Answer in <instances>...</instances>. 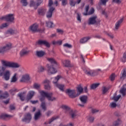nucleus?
<instances>
[{
  "instance_id": "7c9ffc66",
  "label": "nucleus",
  "mask_w": 126,
  "mask_h": 126,
  "mask_svg": "<svg viewBox=\"0 0 126 126\" xmlns=\"http://www.w3.org/2000/svg\"><path fill=\"white\" fill-rule=\"evenodd\" d=\"M29 53V51H28L25 50H22L20 52V55L21 57H24V56H26V55H27Z\"/></svg>"
},
{
  "instance_id": "bb28decb",
  "label": "nucleus",
  "mask_w": 126,
  "mask_h": 126,
  "mask_svg": "<svg viewBox=\"0 0 126 126\" xmlns=\"http://www.w3.org/2000/svg\"><path fill=\"white\" fill-rule=\"evenodd\" d=\"M17 33H18V32L17 30L10 29L7 31V33L10 34L11 35H13L14 34H17Z\"/></svg>"
},
{
  "instance_id": "37998d69",
  "label": "nucleus",
  "mask_w": 126,
  "mask_h": 126,
  "mask_svg": "<svg viewBox=\"0 0 126 126\" xmlns=\"http://www.w3.org/2000/svg\"><path fill=\"white\" fill-rule=\"evenodd\" d=\"M77 90H78V93H77V94H79V95H80V94H81L83 92V88H82V87H79L77 88Z\"/></svg>"
},
{
  "instance_id": "864d4df0",
  "label": "nucleus",
  "mask_w": 126,
  "mask_h": 126,
  "mask_svg": "<svg viewBox=\"0 0 126 126\" xmlns=\"http://www.w3.org/2000/svg\"><path fill=\"white\" fill-rule=\"evenodd\" d=\"M94 119H95V118H94V117H93L92 116H89L88 118V120L89 122H90V123H93V122H94Z\"/></svg>"
},
{
  "instance_id": "473e14b6",
  "label": "nucleus",
  "mask_w": 126,
  "mask_h": 126,
  "mask_svg": "<svg viewBox=\"0 0 126 126\" xmlns=\"http://www.w3.org/2000/svg\"><path fill=\"white\" fill-rule=\"evenodd\" d=\"M122 121L120 119H118L117 120L113 122V126H118L119 125H121Z\"/></svg>"
},
{
  "instance_id": "4be33fe9",
  "label": "nucleus",
  "mask_w": 126,
  "mask_h": 126,
  "mask_svg": "<svg viewBox=\"0 0 126 126\" xmlns=\"http://www.w3.org/2000/svg\"><path fill=\"white\" fill-rule=\"evenodd\" d=\"M126 77V68H125L123 69L121 72V76L120 77L121 79L124 80Z\"/></svg>"
},
{
  "instance_id": "a878e982",
  "label": "nucleus",
  "mask_w": 126,
  "mask_h": 126,
  "mask_svg": "<svg viewBox=\"0 0 126 126\" xmlns=\"http://www.w3.org/2000/svg\"><path fill=\"white\" fill-rule=\"evenodd\" d=\"M69 114L71 119H75V118H76V116H77L76 113L72 110L70 111Z\"/></svg>"
},
{
  "instance_id": "b1692460",
  "label": "nucleus",
  "mask_w": 126,
  "mask_h": 126,
  "mask_svg": "<svg viewBox=\"0 0 126 126\" xmlns=\"http://www.w3.org/2000/svg\"><path fill=\"white\" fill-rule=\"evenodd\" d=\"M123 21H124V18H122L120 20H119L115 24V29L118 30L119 29V27H120V25L122 24L123 23Z\"/></svg>"
},
{
  "instance_id": "c03bdc74",
  "label": "nucleus",
  "mask_w": 126,
  "mask_h": 126,
  "mask_svg": "<svg viewBox=\"0 0 126 126\" xmlns=\"http://www.w3.org/2000/svg\"><path fill=\"white\" fill-rule=\"evenodd\" d=\"M21 2L22 3L23 6H27L28 5V2H27V0H21Z\"/></svg>"
},
{
  "instance_id": "774afa93",
  "label": "nucleus",
  "mask_w": 126,
  "mask_h": 126,
  "mask_svg": "<svg viewBox=\"0 0 126 126\" xmlns=\"http://www.w3.org/2000/svg\"><path fill=\"white\" fill-rule=\"evenodd\" d=\"M45 89L50 90L51 89V86L49 85H45Z\"/></svg>"
},
{
  "instance_id": "09e8293b",
  "label": "nucleus",
  "mask_w": 126,
  "mask_h": 126,
  "mask_svg": "<svg viewBox=\"0 0 126 126\" xmlns=\"http://www.w3.org/2000/svg\"><path fill=\"white\" fill-rule=\"evenodd\" d=\"M5 52H6V50H5L4 46L0 47V54H4Z\"/></svg>"
},
{
  "instance_id": "20e7f679",
  "label": "nucleus",
  "mask_w": 126,
  "mask_h": 126,
  "mask_svg": "<svg viewBox=\"0 0 126 126\" xmlns=\"http://www.w3.org/2000/svg\"><path fill=\"white\" fill-rule=\"evenodd\" d=\"M65 93L67 94V95L69 96L70 98H72V99H74V98H76V97H78L80 94H76V93L75 92V90H71L69 89H68L65 91Z\"/></svg>"
},
{
  "instance_id": "ddd939ff",
  "label": "nucleus",
  "mask_w": 126,
  "mask_h": 126,
  "mask_svg": "<svg viewBox=\"0 0 126 126\" xmlns=\"http://www.w3.org/2000/svg\"><path fill=\"white\" fill-rule=\"evenodd\" d=\"M30 80L29 75H23L22 77L20 80V82H28Z\"/></svg>"
},
{
  "instance_id": "49530a36",
  "label": "nucleus",
  "mask_w": 126,
  "mask_h": 126,
  "mask_svg": "<svg viewBox=\"0 0 126 126\" xmlns=\"http://www.w3.org/2000/svg\"><path fill=\"white\" fill-rule=\"evenodd\" d=\"M64 48H68V49H71L72 48V45L68 43H65L63 45Z\"/></svg>"
},
{
  "instance_id": "5701e85b",
  "label": "nucleus",
  "mask_w": 126,
  "mask_h": 126,
  "mask_svg": "<svg viewBox=\"0 0 126 126\" xmlns=\"http://www.w3.org/2000/svg\"><path fill=\"white\" fill-rule=\"evenodd\" d=\"M126 84L124 85L121 89L120 91V92L122 95L123 96L126 95Z\"/></svg>"
},
{
  "instance_id": "2eb2a0df",
  "label": "nucleus",
  "mask_w": 126,
  "mask_h": 126,
  "mask_svg": "<svg viewBox=\"0 0 126 126\" xmlns=\"http://www.w3.org/2000/svg\"><path fill=\"white\" fill-rule=\"evenodd\" d=\"M35 92L33 91H30L29 92L27 95V100L29 101V100H31L33 96L35 95Z\"/></svg>"
},
{
  "instance_id": "f03ea898",
  "label": "nucleus",
  "mask_w": 126,
  "mask_h": 126,
  "mask_svg": "<svg viewBox=\"0 0 126 126\" xmlns=\"http://www.w3.org/2000/svg\"><path fill=\"white\" fill-rule=\"evenodd\" d=\"M60 79L61 76L58 75L55 78H51V80H52V82L54 84L55 86H56V87H57V88H59V89H60L61 91L63 92V91H64V90L63 89L64 85L58 84V81H59V80H60Z\"/></svg>"
},
{
  "instance_id": "1a4fd4ad",
  "label": "nucleus",
  "mask_w": 126,
  "mask_h": 126,
  "mask_svg": "<svg viewBox=\"0 0 126 126\" xmlns=\"http://www.w3.org/2000/svg\"><path fill=\"white\" fill-rule=\"evenodd\" d=\"M38 25L34 24L30 27V31L33 32V33H36V32H38Z\"/></svg>"
},
{
  "instance_id": "13d9d810",
  "label": "nucleus",
  "mask_w": 126,
  "mask_h": 126,
  "mask_svg": "<svg viewBox=\"0 0 126 126\" xmlns=\"http://www.w3.org/2000/svg\"><path fill=\"white\" fill-rule=\"evenodd\" d=\"M94 11H95V10H94V8H92L88 13V15H91V14H93L94 13Z\"/></svg>"
},
{
  "instance_id": "423d86ee",
  "label": "nucleus",
  "mask_w": 126,
  "mask_h": 126,
  "mask_svg": "<svg viewBox=\"0 0 126 126\" xmlns=\"http://www.w3.org/2000/svg\"><path fill=\"white\" fill-rule=\"evenodd\" d=\"M84 71L85 73V74H87V75H90V76H95V75H98L99 73V71H101V69H97L95 70H89L85 69L84 70Z\"/></svg>"
},
{
  "instance_id": "3c124183",
  "label": "nucleus",
  "mask_w": 126,
  "mask_h": 126,
  "mask_svg": "<svg viewBox=\"0 0 126 126\" xmlns=\"http://www.w3.org/2000/svg\"><path fill=\"white\" fill-rule=\"evenodd\" d=\"M91 111L92 114H96V113H98V112H99V110L96 108H91Z\"/></svg>"
},
{
  "instance_id": "603ef678",
  "label": "nucleus",
  "mask_w": 126,
  "mask_h": 126,
  "mask_svg": "<svg viewBox=\"0 0 126 126\" xmlns=\"http://www.w3.org/2000/svg\"><path fill=\"white\" fill-rule=\"evenodd\" d=\"M62 1V5L63 6H65L66 4H67V0H60Z\"/></svg>"
},
{
  "instance_id": "338daca9",
  "label": "nucleus",
  "mask_w": 126,
  "mask_h": 126,
  "mask_svg": "<svg viewBox=\"0 0 126 126\" xmlns=\"http://www.w3.org/2000/svg\"><path fill=\"white\" fill-rule=\"evenodd\" d=\"M53 4H54V2H53V0H49L48 6L50 7H51V6H52V5H53Z\"/></svg>"
},
{
  "instance_id": "052dcab7",
  "label": "nucleus",
  "mask_w": 126,
  "mask_h": 126,
  "mask_svg": "<svg viewBox=\"0 0 126 126\" xmlns=\"http://www.w3.org/2000/svg\"><path fill=\"white\" fill-rule=\"evenodd\" d=\"M77 19L79 22H81V18H80V15L79 13H77Z\"/></svg>"
},
{
  "instance_id": "9d476101",
  "label": "nucleus",
  "mask_w": 126,
  "mask_h": 126,
  "mask_svg": "<svg viewBox=\"0 0 126 126\" xmlns=\"http://www.w3.org/2000/svg\"><path fill=\"white\" fill-rule=\"evenodd\" d=\"M37 12L40 16H44L45 14H46V12H47V9L45 8H40L38 9Z\"/></svg>"
},
{
  "instance_id": "0e129e2a",
  "label": "nucleus",
  "mask_w": 126,
  "mask_h": 126,
  "mask_svg": "<svg viewBox=\"0 0 126 126\" xmlns=\"http://www.w3.org/2000/svg\"><path fill=\"white\" fill-rule=\"evenodd\" d=\"M63 109L64 110H66L67 111H68V110H69V107L66 105H63L62 106Z\"/></svg>"
},
{
  "instance_id": "de8ad7c7",
  "label": "nucleus",
  "mask_w": 126,
  "mask_h": 126,
  "mask_svg": "<svg viewBox=\"0 0 126 126\" xmlns=\"http://www.w3.org/2000/svg\"><path fill=\"white\" fill-rule=\"evenodd\" d=\"M122 63H126V52H125L123 54V57L121 59Z\"/></svg>"
},
{
  "instance_id": "c85d7f7f",
  "label": "nucleus",
  "mask_w": 126,
  "mask_h": 126,
  "mask_svg": "<svg viewBox=\"0 0 126 126\" xmlns=\"http://www.w3.org/2000/svg\"><path fill=\"white\" fill-rule=\"evenodd\" d=\"M16 75H17V73H15L13 76L11 78L10 82L15 83V82H16L17 81V78L16 77Z\"/></svg>"
},
{
  "instance_id": "a19ab883",
  "label": "nucleus",
  "mask_w": 126,
  "mask_h": 126,
  "mask_svg": "<svg viewBox=\"0 0 126 126\" xmlns=\"http://www.w3.org/2000/svg\"><path fill=\"white\" fill-rule=\"evenodd\" d=\"M40 87H41V85H40V84L35 83L33 84V88L34 89H36L37 90H38V89L40 88Z\"/></svg>"
},
{
  "instance_id": "4d7b16f0",
  "label": "nucleus",
  "mask_w": 126,
  "mask_h": 126,
  "mask_svg": "<svg viewBox=\"0 0 126 126\" xmlns=\"http://www.w3.org/2000/svg\"><path fill=\"white\" fill-rule=\"evenodd\" d=\"M44 46L45 47H47V48H50V47H51V44H50V43H49V42H48V41L45 40Z\"/></svg>"
},
{
  "instance_id": "aec40b11",
  "label": "nucleus",
  "mask_w": 126,
  "mask_h": 126,
  "mask_svg": "<svg viewBox=\"0 0 126 126\" xmlns=\"http://www.w3.org/2000/svg\"><path fill=\"white\" fill-rule=\"evenodd\" d=\"M45 52L43 51H37L36 52V56L38 58H42L45 56Z\"/></svg>"
},
{
  "instance_id": "c9c22d12",
  "label": "nucleus",
  "mask_w": 126,
  "mask_h": 126,
  "mask_svg": "<svg viewBox=\"0 0 126 126\" xmlns=\"http://www.w3.org/2000/svg\"><path fill=\"white\" fill-rule=\"evenodd\" d=\"M111 88L110 87L106 88V87H103L102 88V94H106L107 92L109 91V89Z\"/></svg>"
},
{
  "instance_id": "f8f14e48",
  "label": "nucleus",
  "mask_w": 126,
  "mask_h": 126,
  "mask_svg": "<svg viewBox=\"0 0 126 126\" xmlns=\"http://www.w3.org/2000/svg\"><path fill=\"white\" fill-rule=\"evenodd\" d=\"M55 10V8L53 7H51L48 11L46 13V17L47 18H52V16H53V12Z\"/></svg>"
},
{
  "instance_id": "6e6552de",
  "label": "nucleus",
  "mask_w": 126,
  "mask_h": 126,
  "mask_svg": "<svg viewBox=\"0 0 126 126\" xmlns=\"http://www.w3.org/2000/svg\"><path fill=\"white\" fill-rule=\"evenodd\" d=\"M32 119V116H31V114H30V113H28L25 115L24 118H23L22 120V121L24 123H26V124H29Z\"/></svg>"
},
{
  "instance_id": "680f3d73",
  "label": "nucleus",
  "mask_w": 126,
  "mask_h": 126,
  "mask_svg": "<svg viewBox=\"0 0 126 126\" xmlns=\"http://www.w3.org/2000/svg\"><path fill=\"white\" fill-rule=\"evenodd\" d=\"M110 80L111 81H114V80H115V74H112L110 76Z\"/></svg>"
},
{
  "instance_id": "0eeeda50",
  "label": "nucleus",
  "mask_w": 126,
  "mask_h": 126,
  "mask_svg": "<svg viewBox=\"0 0 126 126\" xmlns=\"http://www.w3.org/2000/svg\"><path fill=\"white\" fill-rule=\"evenodd\" d=\"M47 72L49 75L51 74H55L57 72V69L54 67L53 65H49V64H47Z\"/></svg>"
},
{
  "instance_id": "bf43d9fd",
  "label": "nucleus",
  "mask_w": 126,
  "mask_h": 126,
  "mask_svg": "<svg viewBox=\"0 0 126 126\" xmlns=\"http://www.w3.org/2000/svg\"><path fill=\"white\" fill-rule=\"evenodd\" d=\"M5 27H7V24L4 23L0 26V29H3V28H5Z\"/></svg>"
},
{
  "instance_id": "f257e3e1",
  "label": "nucleus",
  "mask_w": 126,
  "mask_h": 126,
  "mask_svg": "<svg viewBox=\"0 0 126 126\" xmlns=\"http://www.w3.org/2000/svg\"><path fill=\"white\" fill-rule=\"evenodd\" d=\"M1 63L2 64V66L1 67L0 72H3L5 69H6V67H12V68H18V67H20V65L17 63L10 62L8 61H6L5 60H1Z\"/></svg>"
},
{
  "instance_id": "a18cd8bd",
  "label": "nucleus",
  "mask_w": 126,
  "mask_h": 126,
  "mask_svg": "<svg viewBox=\"0 0 126 126\" xmlns=\"http://www.w3.org/2000/svg\"><path fill=\"white\" fill-rule=\"evenodd\" d=\"M121 98V95H118L117 96L114 95L113 97V100H114L115 102L119 101L120 98Z\"/></svg>"
},
{
  "instance_id": "e2e57ef3",
  "label": "nucleus",
  "mask_w": 126,
  "mask_h": 126,
  "mask_svg": "<svg viewBox=\"0 0 126 126\" xmlns=\"http://www.w3.org/2000/svg\"><path fill=\"white\" fill-rule=\"evenodd\" d=\"M107 1L108 0H100V2H101V3L103 4V5H106V3Z\"/></svg>"
},
{
  "instance_id": "72a5a7b5",
  "label": "nucleus",
  "mask_w": 126,
  "mask_h": 126,
  "mask_svg": "<svg viewBox=\"0 0 126 126\" xmlns=\"http://www.w3.org/2000/svg\"><path fill=\"white\" fill-rule=\"evenodd\" d=\"M89 39H90V37H84L80 39V42L81 44H84V43H86V42H87Z\"/></svg>"
},
{
  "instance_id": "69168bd1",
  "label": "nucleus",
  "mask_w": 126,
  "mask_h": 126,
  "mask_svg": "<svg viewBox=\"0 0 126 126\" xmlns=\"http://www.w3.org/2000/svg\"><path fill=\"white\" fill-rule=\"evenodd\" d=\"M10 94H11L12 95H14V94H15V90H10L9 91Z\"/></svg>"
},
{
  "instance_id": "8fccbe9b",
  "label": "nucleus",
  "mask_w": 126,
  "mask_h": 126,
  "mask_svg": "<svg viewBox=\"0 0 126 126\" xmlns=\"http://www.w3.org/2000/svg\"><path fill=\"white\" fill-rule=\"evenodd\" d=\"M88 10H89V6H86V13H83V15H88Z\"/></svg>"
},
{
  "instance_id": "e433bc0d",
  "label": "nucleus",
  "mask_w": 126,
  "mask_h": 126,
  "mask_svg": "<svg viewBox=\"0 0 126 126\" xmlns=\"http://www.w3.org/2000/svg\"><path fill=\"white\" fill-rule=\"evenodd\" d=\"M53 24L52 22H46V27L48 28H53Z\"/></svg>"
},
{
  "instance_id": "a211bd4d",
  "label": "nucleus",
  "mask_w": 126,
  "mask_h": 126,
  "mask_svg": "<svg viewBox=\"0 0 126 126\" xmlns=\"http://www.w3.org/2000/svg\"><path fill=\"white\" fill-rule=\"evenodd\" d=\"M88 98L87 95H82L79 97V99L82 104H86Z\"/></svg>"
},
{
  "instance_id": "393cba45",
  "label": "nucleus",
  "mask_w": 126,
  "mask_h": 126,
  "mask_svg": "<svg viewBox=\"0 0 126 126\" xmlns=\"http://www.w3.org/2000/svg\"><path fill=\"white\" fill-rule=\"evenodd\" d=\"M63 64L66 67H70L71 66V64H70V61L68 60H65L63 61Z\"/></svg>"
},
{
  "instance_id": "412c9836",
  "label": "nucleus",
  "mask_w": 126,
  "mask_h": 126,
  "mask_svg": "<svg viewBox=\"0 0 126 126\" xmlns=\"http://www.w3.org/2000/svg\"><path fill=\"white\" fill-rule=\"evenodd\" d=\"M26 93H27V91H25L18 94V96L19 97L21 100L24 101L25 100V97L23 95L26 94Z\"/></svg>"
},
{
  "instance_id": "dca6fc26",
  "label": "nucleus",
  "mask_w": 126,
  "mask_h": 126,
  "mask_svg": "<svg viewBox=\"0 0 126 126\" xmlns=\"http://www.w3.org/2000/svg\"><path fill=\"white\" fill-rule=\"evenodd\" d=\"M12 116L11 115L3 114H1L0 116V119L1 120H3V121H7V120H9L10 118H12Z\"/></svg>"
},
{
  "instance_id": "4c0bfd02",
  "label": "nucleus",
  "mask_w": 126,
  "mask_h": 126,
  "mask_svg": "<svg viewBox=\"0 0 126 126\" xmlns=\"http://www.w3.org/2000/svg\"><path fill=\"white\" fill-rule=\"evenodd\" d=\"M43 2V0H36V7L35 9H37L38 8V6H40L41 5V3Z\"/></svg>"
},
{
  "instance_id": "6e6d98bb",
  "label": "nucleus",
  "mask_w": 126,
  "mask_h": 126,
  "mask_svg": "<svg viewBox=\"0 0 126 126\" xmlns=\"http://www.w3.org/2000/svg\"><path fill=\"white\" fill-rule=\"evenodd\" d=\"M44 70H45V67H44V66H39V67L38 68V71L39 72H43V71H44Z\"/></svg>"
},
{
  "instance_id": "4468645a",
  "label": "nucleus",
  "mask_w": 126,
  "mask_h": 126,
  "mask_svg": "<svg viewBox=\"0 0 126 126\" xmlns=\"http://www.w3.org/2000/svg\"><path fill=\"white\" fill-rule=\"evenodd\" d=\"M44 100H45V97H44V96H42L40 98V102H42L40 106L42 110H44V111H46L47 110V107H46V103L43 101Z\"/></svg>"
},
{
  "instance_id": "2f4dec72",
  "label": "nucleus",
  "mask_w": 126,
  "mask_h": 126,
  "mask_svg": "<svg viewBox=\"0 0 126 126\" xmlns=\"http://www.w3.org/2000/svg\"><path fill=\"white\" fill-rule=\"evenodd\" d=\"M45 42L46 40H39L36 42V45H39L40 46H42L43 45V46H44Z\"/></svg>"
},
{
  "instance_id": "79ce46f5",
  "label": "nucleus",
  "mask_w": 126,
  "mask_h": 126,
  "mask_svg": "<svg viewBox=\"0 0 126 126\" xmlns=\"http://www.w3.org/2000/svg\"><path fill=\"white\" fill-rule=\"evenodd\" d=\"M69 3L71 6H75L76 4V1H74V0H69Z\"/></svg>"
},
{
  "instance_id": "58836bf2",
  "label": "nucleus",
  "mask_w": 126,
  "mask_h": 126,
  "mask_svg": "<svg viewBox=\"0 0 126 126\" xmlns=\"http://www.w3.org/2000/svg\"><path fill=\"white\" fill-rule=\"evenodd\" d=\"M99 85H100L99 83L93 84L91 86V89H96V88H97Z\"/></svg>"
},
{
  "instance_id": "ea45409f",
  "label": "nucleus",
  "mask_w": 126,
  "mask_h": 126,
  "mask_svg": "<svg viewBox=\"0 0 126 126\" xmlns=\"http://www.w3.org/2000/svg\"><path fill=\"white\" fill-rule=\"evenodd\" d=\"M1 96V99H6L8 97V93L7 92H5L2 95H0Z\"/></svg>"
},
{
  "instance_id": "7ed1b4c3",
  "label": "nucleus",
  "mask_w": 126,
  "mask_h": 126,
  "mask_svg": "<svg viewBox=\"0 0 126 126\" xmlns=\"http://www.w3.org/2000/svg\"><path fill=\"white\" fill-rule=\"evenodd\" d=\"M40 93L41 96H43V97H46L48 101H51V102H53L57 100V98L52 96L53 93H47L45 92L44 91H41L40 92Z\"/></svg>"
},
{
  "instance_id": "c756f323",
  "label": "nucleus",
  "mask_w": 126,
  "mask_h": 126,
  "mask_svg": "<svg viewBox=\"0 0 126 126\" xmlns=\"http://www.w3.org/2000/svg\"><path fill=\"white\" fill-rule=\"evenodd\" d=\"M30 7H34V9H36V2L34 1V0L30 1Z\"/></svg>"
},
{
  "instance_id": "f704fd0d",
  "label": "nucleus",
  "mask_w": 126,
  "mask_h": 126,
  "mask_svg": "<svg viewBox=\"0 0 126 126\" xmlns=\"http://www.w3.org/2000/svg\"><path fill=\"white\" fill-rule=\"evenodd\" d=\"M47 61L49 62V63H51L52 64H57V62L54 58H47Z\"/></svg>"
},
{
  "instance_id": "6ab92c4d",
  "label": "nucleus",
  "mask_w": 126,
  "mask_h": 126,
  "mask_svg": "<svg viewBox=\"0 0 126 126\" xmlns=\"http://www.w3.org/2000/svg\"><path fill=\"white\" fill-rule=\"evenodd\" d=\"M3 47L4 48H5L6 52H7V51H9V50L12 48V44L10 42H8L6 43L5 45Z\"/></svg>"
},
{
  "instance_id": "9b49d317",
  "label": "nucleus",
  "mask_w": 126,
  "mask_h": 126,
  "mask_svg": "<svg viewBox=\"0 0 126 126\" xmlns=\"http://www.w3.org/2000/svg\"><path fill=\"white\" fill-rule=\"evenodd\" d=\"M6 21L8 22H13L14 21V15L13 14H9L6 16Z\"/></svg>"
},
{
  "instance_id": "f3484780",
  "label": "nucleus",
  "mask_w": 126,
  "mask_h": 126,
  "mask_svg": "<svg viewBox=\"0 0 126 126\" xmlns=\"http://www.w3.org/2000/svg\"><path fill=\"white\" fill-rule=\"evenodd\" d=\"M10 78V71L9 70H6L4 73V79L6 80V81H8L9 80Z\"/></svg>"
},
{
  "instance_id": "cd10ccee",
  "label": "nucleus",
  "mask_w": 126,
  "mask_h": 126,
  "mask_svg": "<svg viewBox=\"0 0 126 126\" xmlns=\"http://www.w3.org/2000/svg\"><path fill=\"white\" fill-rule=\"evenodd\" d=\"M41 117V111L39 110L34 114V121H37Z\"/></svg>"
},
{
  "instance_id": "39448f33",
  "label": "nucleus",
  "mask_w": 126,
  "mask_h": 126,
  "mask_svg": "<svg viewBox=\"0 0 126 126\" xmlns=\"http://www.w3.org/2000/svg\"><path fill=\"white\" fill-rule=\"evenodd\" d=\"M88 24L89 25H94V24L99 25L100 24V20L97 19V16L91 17L89 19Z\"/></svg>"
},
{
  "instance_id": "5fc2aeb1",
  "label": "nucleus",
  "mask_w": 126,
  "mask_h": 126,
  "mask_svg": "<svg viewBox=\"0 0 126 126\" xmlns=\"http://www.w3.org/2000/svg\"><path fill=\"white\" fill-rule=\"evenodd\" d=\"M110 108H116L117 107V103L115 102H111L110 104Z\"/></svg>"
}]
</instances>
